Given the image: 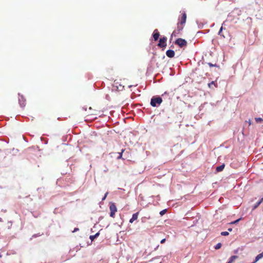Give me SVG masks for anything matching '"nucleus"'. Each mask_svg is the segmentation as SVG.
Segmentation results:
<instances>
[{"mask_svg":"<svg viewBox=\"0 0 263 263\" xmlns=\"http://www.w3.org/2000/svg\"><path fill=\"white\" fill-rule=\"evenodd\" d=\"M215 85V82L214 81H212L211 82V83H209L208 84V86L210 88H211L212 85Z\"/></svg>","mask_w":263,"mask_h":263,"instance_id":"21","label":"nucleus"},{"mask_svg":"<svg viewBox=\"0 0 263 263\" xmlns=\"http://www.w3.org/2000/svg\"><path fill=\"white\" fill-rule=\"evenodd\" d=\"M262 254H263V252H262Z\"/></svg>","mask_w":263,"mask_h":263,"instance_id":"35","label":"nucleus"},{"mask_svg":"<svg viewBox=\"0 0 263 263\" xmlns=\"http://www.w3.org/2000/svg\"><path fill=\"white\" fill-rule=\"evenodd\" d=\"M37 235H34L32 236V237H36Z\"/></svg>","mask_w":263,"mask_h":263,"instance_id":"29","label":"nucleus"},{"mask_svg":"<svg viewBox=\"0 0 263 263\" xmlns=\"http://www.w3.org/2000/svg\"><path fill=\"white\" fill-rule=\"evenodd\" d=\"M160 36L159 32L157 29H155L154 31L153 34V37L154 39V41H156L158 40L159 37Z\"/></svg>","mask_w":263,"mask_h":263,"instance_id":"7","label":"nucleus"},{"mask_svg":"<svg viewBox=\"0 0 263 263\" xmlns=\"http://www.w3.org/2000/svg\"><path fill=\"white\" fill-rule=\"evenodd\" d=\"M2 218H0V222H2Z\"/></svg>","mask_w":263,"mask_h":263,"instance_id":"31","label":"nucleus"},{"mask_svg":"<svg viewBox=\"0 0 263 263\" xmlns=\"http://www.w3.org/2000/svg\"><path fill=\"white\" fill-rule=\"evenodd\" d=\"M108 194V193H106V194H105L104 197L102 198V200H104L105 199V198H106L107 197V195Z\"/></svg>","mask_w":263,"mask_h":263,"instance_id":"24","label":"nucleus"},{"mask_svg":"<svg viewBox=\"0 0 263 263\" xmlns=\"http://www.w3.org/2000/svg\"><path fill=\"white\" fill-rule=\"evenodd\" d=\"M89 238L91 241H93L96 238V237L95 235H90Z\"/></svg>","mask_w":263,"mask_h":263,"instance_id":"22","label":"nucleus"},{"mask_svg":"<svg viewBox=\"0 0 263 263\" xmlns=\"http://www.w3.org/2000/svg\"><path fill=\"white\" fill-rule=\"evenodd\" d=\"M224 166H225L224 164H223L220 166H217L216 168V171L217 172L222 171L224 169Z\"/></svg>","mask_w":263,"mask_h":263,"instance_id":"12","label":"nucleus"},{"mask_svg":"<svg viewBox=\"0 0 263 263\" xmlns=\"http://www.w3.org/2000/svg\"><path fill=\"white\" fill-rule=\"evenodd\" d=\"M166 55L168 58H172L175 56V52L173 50H168L166 52Z\"/></svg>","mask_w":263,"mask_h":263,"instance_id":"8","label":"nucleus"},{"mask_svg":"<svg viewBox=\"0 0 263 263\" xmlns=\"http://www.w3.org/2000/svg\"><path fill=\"white\" fill-rule=\"evenodd\" d=\"M147 218L149 219L151 218L150 216H149Z\"/></svg>","mask_w":263,"mask_h":263,"instance_id":"33","label":"nucleus"},{"mask_svg":"<svg viewBox=\"0 0 263 263\" xmlns=\"http://www.w3.org/2000/svg\"><path fill=\"white\" fill-rule=\"evenodd\" d=\"M18 101L21 107H24L26 105V99L23 95L18 94Z\"/></svg>","mask_w":263,"mask_h":263,"instance_id":"6","label":"nucleus"},{"mask_svg":"<svg viewBox=\"0 0 263 263\" xmlns=\"http://www.w3.org/2000/svg\"><path fill=\"white\" fill-rule=\"evenodd\" d=\"M100 235V233L99 232L97 233L95 235V237L97 238V237H98Z\"/></svg>","mask_w":263,"mask_h":263,"instance_id":"26","label":"nucleus"},{"mask_svg":"<svg viewBox=\"0 0 263 263\" xmlns=\"http://www.w3.org/2000/svg\"><path fill=\"white\" fill-rule=\"evenodd\" d=\"M175 44L178 45L180 47H182L186 46L187 42L184 39L179 38L176 40Z\"/></svg>","mask_w":263,"mask_h":263,"instance_id":"4","label":"nucleus"},{"mask_svg":"<svg viewBox=\"0 0 263 263\" xmlns=\"http://www.w3.org/2000/svg\"><path fill=\"white\" fill-rule=\"evenodd\" d=\"M109 210L110 211V216L114 218L115 215V213L117 211V209L116 205L115 203H110L109 204Z\"/></svg>","mask_w":263,"mask_h":263,"instance_id":"3","label":"nucleus"},{"mask_svg":"<svg viewBox=\"0 0 263 263\" xmlns=\"http://www.w3.org/2000/svg\"><path fill=\"white\" fill-rule=\"evenodd\" d=\"M166 37L163 36L161 37L159 40V43H158V46L161 48L165 47L166 46Z\"/></svg>","mask_w":263,"mask_h":263,"instance_id":"5","label":"nucleus"},{"mask_svg":"<svg viewBox=\"0 0 263 263\" xmlns=\"http://www.w3.org/2000/svg\"><path fill=\"white\" fill-rule=\"evenodd\" d=\"M241 218H239V219H238L237 220H235V221H232L230 223V224H236L238 222V221H239L240 220Z\"/></svg>","mask_w":263,"mask_h":263,"instance_id":"18","label":"nucleus"},{"mask_svg":"<svg viewBox=\"0 0 263 263\" xmlns=\"http://www.w3.org/2000/svg\"><path fill=\"white\" fill-rule=\"evenodd\" d=\"M222 29H223V27L222 26V27L220 28V30H219V32H218V34H219V35H220L222 36L224 38V37H225V36H224L223 35H222V34H221V32H222Z\"/></svg>","mask_w":263,"mask_h":263,"instance_id":"20","label":"nucleus"},{"mask_svg":"<svg viewBox=\"0 0 263 263\" xmlns=\"http://www.w3.org/2000/svg\"><path fill=\"white\" fill-rule=\"evenodd\" d=\"M262 257H263V254H262V253H261L256 256L254 261L252 263H256L257 261H258Z\"/></svg>","mask_w":263,"mask_h":263,"instance_id":"10","label":"nucleus"},{"mask_svg":"<svg viewBox=\"0 0 263 263\" xmlns=\"http://www.w3.org/2000/svg\"><path fill=\"white\" fill-rule=\"evenodd\" d=\"M208 65L210 66V67H213V66L216 67V66H217L216 64H214H214H212V63H208Z\"/></svg>","mask_w":263,"mask_h":263,"instance_id":"23","label":"nucleus"},{"mask_svg":"<svg viewBox=\"0 0 263 263\" xmlns=\"http://www.w3.org/2000/svg\"><path fill=\"white\" fill-rule=\"evenodd\" d=\"M162 102L161 98L158 97H153L151 99V105L153 107L157 106V104H160Z\"/></svg>","mask_w":263,"mask_h":263,"instance_id":"2","label":"nucleus"},{"mask_svg":"<svg viewBox=\"0 0 263 263\" xmlns=\"http://www.w3.org/2000/svg\"><path fill=\"white\" fill-rule=\"evenodd\" d=\"M139 212H138L132 215V218L129 220L130 223H133L135 220H137L139 215Z\"/></svg>","mask_w":263,"mask_h":263,"instance_id":"9","label":"nucleus"},{"mask_svg":"<svg viewBox=\"0 0 263 263\" xmlns=\"http://www.w3.org/2000/svg\"><path fill=\"white\" fill-rule=\"evenodd\" d=\"M229 234L228 232L224 231L221 233V235L222 236H228Z\"/></svg>","mask_w":263,"mask_h":263,"instance_id":"19","label":"nucleus"},{"mask_svg":"<svg viewBox=\"0 0 263 263\" xmlns=\"http://www.w3.org/2000/svg\"><path fill=\"white\" fill-rule=\"evenodd\" d=\"M255 120L257 123H262L263 122V119L261 118H255Z\"/></svg>","mask_w":263,"mask_h":263,"instance_id":"14","label":"nucleus"},{"mask_svg":"<svg viewBox=\"0 0 263 263\" xmlns=\"http://www.w3.org/2000/svg\"><path fill=\"white\" fill-rule=\"evenodd\" d=\"M124 150L122 149V152L119 153V156L117 157L118 159H122V154L124 152Z\"/></svg>","mask_w":263,"mask_h":263,"instance_id":"17","label":"nucleus"},{"mask_svg":"<svg viewBox=\"0 0 263 263\" xmlns=\"http://www.w3.org/2000/svg\"><path fill=\"white\" fill-rule=\"evenodd\" d=\"M226 22H224L223 23V24H222V25H225Z\"/></svg>","mask_w":263,"mask_h":263,"instance_id":"30","label":"nucleus"},{"mask_svg":"<svg viewBox=\"0 0 263 263\" xmlns=\"http://www.w3.org/2000/svg\"><path fill=\"white\" fill-rule=\"evenodd\" d=\"M165 240H165V238H164V239H162V240H161V241H160L161 243H164V242H165Z\"/></svg>","mask_w":263,"mask_h":263,"instance_id":"25","label":"nucleus"},{"mask_svg":"<svg viewBox=\"0 0 263 263\" xmlns=\"http://www.w3.org/2000/svg\"><path fill=\"white\" fill-rule=\"evenodd\" d=\"M262 201L263 197L254 205L253 210L256 209Z\"/></svg>","mask_w":263,"mask_h":263,"instance_id":"13","label":"nucleus"},{"mask_svg":"<svg viewBox=\"0 0 263 263\" xmlns=\"http://www.w3.org/2000/svg\"><path fill=\"white\" fill-rule=\"evenodd\" d=\"M221 247V243H218L215 247V249L216 250H218L220 249Z\"/></svg>","mask_w":263,"mask_h":263,"instance_id":"15","label":"nucleus"},{"mask_svg":"<svg viewBox=\"0 0 263 263\" xmlns=\"http://www.w3.org/2000/svg\"><path fill=\"white\" fill-rule=\"evenodd\" d=\"M238 258V256H236V255H233V256H232L230 258H229V262H230V263H233L234 260L236 259H237Z\"/></svg>","mask_w":263,"mask_h":263,"instance_id":"11","label":"nucleus"},{"mask_svg":"<svg viewBox=\"0 0 263 263\" xmlns=\"http://www.w3.org/2000/svg\"><path fill=\"white\" fill-rule=\"evenodd\" d=\"M89 109H90H90H91V107H89Z\"/></svg>","mask_w":263,"mask_h":263,"instance_id":"32","label":"nucleus"},{"mask_svg":"<svg viewBox=\"0 0 263 263\" xmlns=\"http://www.w3.org/2000/svg\"><path fill=\"white\" fill-rule=\"evenodd\" d=\"M186 14L185 12H183L182 14L181 18L179 19V22L177 23L176 30L174 31L172 33V36L174 35L176 36V34L179 33L183 29L184 27V25L186 22Z\"/></svg>","mask_w":263,"mask_h":263,"instance_id":"1","label":"nucleus"},{"mask_svg":"<svg viewBox=\"0 0 263 263\" xmlns=\"http://www.w3.org/2000/svg\"><path fill=\"white\" fill-rule=\"evenodd\" d=\"M232 229L231 228H229V229H228V231H230V232H231V231H232Z\"/></svg>","mask_w":263,"mask_h":263,"instance_id":"28","label":"nucleus"},{"mask_svg":"<svg viewBox=\"0 0 263 263\" xmlns=\"http://www.w3.org/2000/svg\"><path fill=\"white\" fill-rule=\"evenodd\" d=\"M78 230H79L78 228H75L73 232H76V231H78Z\"/></svg>","mask_w":263,"mask_h":263,"instance_id":"27","label":"nucleus"},{"mask_svg":"<svg viewBox=\"0 0 263 263\" xmlns=\"http://www.w3.org/2000/svg\"><path fill=\"white\" fill-rule=\"evenodd\" d=\"M166 212H167L166 209L163 210L160 212V214L161 216H163L166 213Z\"/></svg>","mask_w":263,"mask_h":263,"instance_id":"16","label":"nucleus"},{"mask_svg":"<svg viewBox=\"0 0 263 263\" xmlns=\"http://www.w3.org/2000/svg\"><path fill=\"white\" fill-rule=\"evenodd\" d=\"M227 263H230V262L228 261V262H227Z\"/></svg>","mask_w":263,"mask_h":263,"instance_id":"34","label":"nucleus"}]
</instances>
